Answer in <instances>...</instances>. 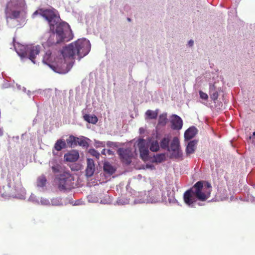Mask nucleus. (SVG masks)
<instances>
[{
  "label": "nucleus",
  "mask_w": 255,
  "mask_h": 255,
  "mask_svg": "<svg viewBox=\"0 0 255 255\" xmlns=\"http://www.w3.org/2000/svg\"><path fill=\"white\" fill-rule=\"evenodd\" d=\"M90 49L91 44L89 40L86 39H78L63 48L61 54L64 59L56 57L48 50L43 57V62L57 73H65V59H74L77 55L80 60L89 53Z\"/></svg>",
  "instance_id": "nucleus-1"
},
{
  "label": "nucleus",
  "mask_w": 255,
  "mask_h": 255,
  "mask_svg": "<svg viewBox=\"0 0 255 255\" xmlns=\"http://www.w3.org/2000/svg\"><path fill=\"white\" fill-rule=\"evenodd\" d=\"M44 17L48 22L51 30L53 31L54 26L57 24L59 21V17L57 16L55 13L51 10L39 9L35 11L33 15H36L38 13ZM56 40H53L55 36V33L54 31L50 35L49 38L47 40V43L49 45L60 43L63 40H70L73 38L72 30L70 29L69 25L65 22H62L57 25L56 30Z\"/></svg>",
  "instance_id": "nucleus-2"
},
{
  "label": "nucleus",
  "mask_w": 255,
  "mask_h": 255,
  "mask_svg": "<svg viewBox=\"0 0 255 255\" xmlns=\"http://www.w3.org/2000/svg\"><path fill=\"white\" fill-rule=\"evenodd\" d=\"M211 191L212 187L210 183L204 181H198L184 192V201L185 204L193 207L197 200H207L210 197Z\"/></svg>",
  "instance_id": "nucleus-3"
},
{
  "label": "nucleus",
  "mask_w": 255,
  "mask_h": 255,
  "mask_svg": "<svg viewBox=\"0 0 255 255\" xmlns=\"http://www.w3.org/2000/svg\"><path fill=\"white\" fill-rule=\"evenodd\" d=\"M15 49L19 56L28 58L33 63H35L36 56L40 52L39 46L29 45L25 47L23 45H18V47H15Z\"/></svg>",
  "instance_id": "nucleus-4"
},
{
  "label": "nucleus",
  "mask_w": 255,
  "mask_h": 255,
  "mask_svg": "<svg viewBox=\"0 0 255 255\" xmlns=\"http://www.w3.org/2000/svg\"><path fill=\"white\" fill-rule=\"evenodd\" d=\"M73 177L67 172L61 174L58 178V187L60 190L70 189L73 186Z\"/></svg>",
  "instance_id": "nucleus-5"
},
{
  "label": "nucleus",
  "mask_w": 255,
  "mask_h": 255,
  "mask_svg": "<svg viewBox=\"0 0 255 255\" xmlns=\"http://www.w3.org/2000/svg\"><path fill=\"white\" fill-rule=\"evenodd\" d=\"M117 153L123 163L127 165L131 163L133 157V153L131 148H119L117 150Z\"/></svg>",
  "instance_id": "nucleus-6"
},
{
  "label": "nucleus",
  "mask_w": 255,
  "mask_h": 255,
  "mask_svg": "<svg viewBox=\"0 0 255 255\" xmlns=\"http://www.w3.org/2000/svg\"><path fill=\"white\" fill-rule=\"evenodd\" d=\"M170 149L172 151L171 155L175 158L182 157V153L180 148V142L178 137H174L170 145Z\"/></svg>",
  "instance_id": "nucleus-7"
},
{
  "label": "nucleus",
  "mask_w": 255,
  "mask_h": 255,
  "mask_svg": "<svg viewBox=\"0 0 255 255\" xmlns=\"http://www.w3.org/2000/svg\"><path fill=\"white\" fill-rule=\"evenodd\" d=\"M137 146L139 148L140 158L144 161L147 160L148 159L149 150L146 145L145 139L142 138L138 139Z\"/></svg>",
  "instance_id": "nucleus-8"
},
{
  "label": "nucleus",
  "mask_w": 255,
  "mask_h": 255,
  "mask_svg": "<svg viewBox=\"0 0 255 255\" xmlns=\"http://www.w3.org/2000/svg\"><path fill=\"white\" fill-rule=\"evenodd\" d=\"M171 128L174 130L180 129L183 126L181 118L176 115H173L171 120Z\"/></svg>",
  "instance_id": "nucleus-9"
},
{
  "label": "nucleus",
  "mask_w": 255,
  "mask_h": 255,
  "mask_svg": "<svg viewBox=\"0 0 255 255\" xmlns=\"http://www.w3.org/2000/svg\"><path fill=\"white\" fill-rule=\"evenodd\" d=\"M79 157V153L76 150H71L65 154L64 156V160L67 162H75L77 161Z\"/></svg>",
  "instance_id": "nucleus-10"
},
{
  "label": "nucleus",
  "mask_w": 255,
  "mask_h": 255,
  "mask_svg": "<svg viewBox=\"0 0 255 255\" xmlns=\"http://www.w3.org/2000/svg\"><path fill=\"white\" fill-rule=\"evenodd\" d=\"M87 166L86 169V175L88 177L92 176L95 171V164L93 159L88 158L87 160Z\"/></svg>",
  "instance_id": "nucleus-11"
},
{
  "label": "nucleus",
  "mask_w": 255,
  "mask_h": 255,
  "mask_svg": "<svg viewBox=\"0 0 255 255\" xmlns=\"http://www.w3.org/2000/svg\"><path fill=\"white\" fill-rule=\"evenodd\" d=\"M197 132V128L194 127L189 128L184 133L185 140H190L193 138Z\"/></svg>",
  "instance_id": "nucleus-12"
},
{
  "label": "nucleus",
  "mask_w": 255,
  "mask_h": 255,
  "mask_svg": "<svg viewBox=\"0 0 255 255\" xmlns=\"http://www.w3.org/2000/svg\"><path fill=\"white\" fill-rule=\"evenodd\" d=\"M23 0H10V2L8 3L6 9V13L7 14L8 13L9 6H13L15 8H19L22 6L23 5Z\"/></svg>",
  "instance_id": "nucleus-13"
},
{
  "label": "nucleus",
  "mask_w": 255,
  "mask_h": 255,
  "mask_svg": "<svg viewBox=\"0 0 255 255\" xmlns=\"http://www.w3.org/2000/svg\"><path fill=\"white\" fill-rule=\"evenodd\" d=\"M104 171L107 174L112 175L116 171V168L109 162H105L103 166Z\"/></svg>",
  "instance_id": "nucleus-14"
},
{
  "label": "nucleus",
  "mask_w": 255,
  "mask_h": 255,
  "mask_svg": "<svg viewBox=\"0 0 255 255\" xmlns=\"http://www.w3.org/2000/svg\"><path fill=\"white\" fill-rule=\"evenodd\" d=\"M196 144L197 142L195 140L191 141L188 143L186 148V152L187 155L194 152Z\"/></svg>",
  "instance_id": "nucleus-15"
},
{
  "label": "nucleus",
  "mask_w": 255,
  "mask_h": 255,
  "mask_svg": "<svg viewBox=\"0 0 255 255\" xmlns=\"http://www.w3.org/2000/svg\"><path fill=\"white\" fill-rule=\"evenodd\" d=\"M66 147L67 145L65 141L61 139L57 140L54 144V148L58 151L61 150L62 149L65 148Z\"/></svg>",
  "instance_id": "nucleus-16"
},
{
  "label": "nucleus",
  "mask_w": 255,
  "mask_h": 255,
  "mask_svg": "<svg viewBox=\"0 0 255 255\" xmlns=\"http://www.w3.org/2000/svg\"><path fill=\"white\" fill-rule=\"evenodd\" d=\"M83 118L85 121L92 124H95L98 122V118L95 115L86 114Z\"/></svg>",
  "instance_id": "nucleus-17"
},
{
  "label": "nucleus",
  "mask_w": 255,
  "mask_h": 255,
  "mask_svg": "<svg viewBox=\"0 0 255 255\" xmlns=\"http://www.w3.org/2000/svg\"><path fill=\"white\" fill-rule=\"evenodd\" d=\"M170 138L169 137H164L160 141V146L161 148L165 149H167L169 150V143L170 141Z\"/></svg>",
  "instance_id": "nucleus-18"
},
{
  "label": "nucleus",
  "mask_w": 255,
  "mask_h": 255,
  "mask_svg": "<svg viewBox=\"0 0 255 255\" xmlns=\"http://www.w3.org/2000/svg\"><path fill=\"white\" fill-rule=\"evenodd\" d=\"M167 122V114H161L159 117L158 124L161 126H164L166 125Z\"/></svg>",
  "instance_id": "nucleus-19"
},
{
  "label": "nucleus",
  "mask_w": 255,
  "mask_h": 255,
  "mask_svg": "<svg viewBox=\"0 0 255 255\" xmlns=\"http://www.w3.org/2000/svg\"><path fill=\"white\" fill-rule=\"evenodd\" d=\"M147 117L150 119H155L158 116V110L153 111L150 110H147L145 113Z\"/></svg>",
  "instance_id": "nucleus-20"
},
{
  "label": "nucleus",
  "mask_w": 255,
  "mask_h": 255,
  "mask_svg": "<svg viewBox=\"0 0 255 255\" xmlns=\"http://www.w3.org/2000/svg\"><path fill=\"white\" fill-rule=\"evenodd\" d=\"M151 151L156 152L159 149V143L157 140H153L151 142L149 147Z\"/></svg>",
  "instance_id": "nucleus-21"
},
{
  "label": "nucleus",
  "mask_w": 255,
  "mask_h": 255,
  "mask_svg": "<svg viewBox=\"0 0 255 255\" xmlns=\"http://www.w3.org/2000/svg\"><path fill=\"white\" fill-rule=\"evenodd\" d=\"M46 182V179L44 176H40L37 181V185L38 187H44Z\"/></svg>",
  "instance_id": "nucleus-22"
},
{
  "label": "nucleus",
  "mask_w": 255,
  "mask_h": 255,
  "mask_svg": "<svg viewBox=\"0 0 255 255\" xmlns=\"http://www.w3.org/2000/svg\"><path fill=\"white\" fill-rule=\"evenodd\" d=\"M77 138L78 137H76L73 135H70L69 138L67 139L66 140L67 143L71 146L72 145L73 143H74L75 144H77Z\"/></svg>",
  "instance_id": "nucleus-23"
},
{
  "label": "nucleus",
  "mask_w": 255,
  "mask_h": 255,
  "mask_svg": "<svg viewBox=\"0 0 255 255\" xmlns=\"http://www.w3.org/2000/svg\"><path fill=\"white\" fill-rule=\"evenodd\" d=\"M77 143L83 147H87L88 146V142L85 139L79 138L78 137L77 138Z\"/></svg>",
  "instance_id": "nucleus-24"
},
{
  "label": "nucleus",
  "mask_w": 255,
  "mask_h": 255,
  "mask_svg": "<svg viewBox=\"0 0 255 255\" xmlns=\"http://www.w3.org/2000/svg\"><path fill=\"white\" fill-rule=\"evenodd\" d=\"M165 158L164 154H160L155 157V160L157 162H161L164 160Z\"/></svg>",
  "instance_id": "nucleus-25"
},
{
  "label": "nucleus",
  "mask_w": 255,
  "mask_h": 255,
  "mask_svg": "<svg viewBox=\"0 0 255 255\" xmlns=\"http://www.w3.org/2000/svg\"><path fill=\"white\" fill-rule=\"evenodd\" d=\"M89 153L93 156H95L97 159L100 157V153L95 149H91L89 151Z\"/></svg>",
  "instance_id": "nucleus-26"
},
{
  "label": "nucleus",
  "mask_w": 255,
  "mask_h": 255,
  "mask_svg": "<svg viewBox=\"0 0 255 255\" xmlns=\"http://www.w3.org/2000/svg\"><path fill=\"white\" fill-rule=\"evenodd\" d=\"M51 168L54 173H58L60 171L61 166L59 164L56 163L52 166Z\"/></svg>",
  "instance_id": "nucleus-27"
},
{
  "label": "nucleus",
  "mask_w": 255,
  "mask_h": 255,
  "mask_svg": "<svg viewBox=\"0 0 255 255\" xmlns=\"http://www.w3.org/2000/svg\"><path fill=\"white\" fill-rule=\"evenodd\" d=\"M20 11L18 10H13L11 12V15L9 16L10 18H16L19 16Z\"/></svg>",
  "instance_id": "nucleus-28"
},
{
  "label": "nucleus",
  "mask_w": 255,
  "mask_h": 255,
  "mask_svg": "<svg viewBox=\"0 0 255 255\" xmlns=\"http://www.w3.org/2000/svg\"><path fill=\"white\" fill-rule=\"evenodd\" d=\"M199 95H200V98L202 99L205 100H208V95L206 93H204L203 92L200 91L199 92Z\"/></svg>",
  "instance_id": "nucleus-29"
},
{
  "label": "nucleus",
  "mask_w": 255,
  "mask_h": 255,
  "mask_svg": "<svg viewBox=\"0 0 255 255\" xmlns=\"http://www.w3.org/2000/svg\"><path fill=\"white\" fill-rule=\"evenodd\" d=\"M218 96V93L217 91L214 92L210 95L211 98L214 101L217 100Z\"/></svg>",
  "instance_id": "nucleus-30"
},
{
  "label": "nucleus",
  "mask_w": 255,
  "mask_h": 255,
  "mask_svg": "<svg viewBox=\"0 0 255 255\" xmlns=\"http://www.w3.org/2000/svg\"><path fill=\"white\" fill-rule=\"evenodd\" d=\"M107 145L110 147H117L118 146L116 142L110 141L107 142Z\"/></svg>",
  "instance_id": "nucleus-31"
},
{
  "label": "nucleus",
  "mask_w": 255,
  "mask_h": 255,
  "mask_svg": "<svg viewBox=\"0 0 255 255\" xmlns=\"http://www.w3.org/2000/svg\"><path fill=\"white\" fill-rule=\"evenodd\" d=\"M107 154H108L109 155H114V152L110 149H107Z\"/></svg>",
  "instance_id": "nucleus-32"
},
{
  "label": "nucleus",
  "mask_w": 255,
  "mask_h": 255,
  "mask_svg": "<svg viewBox=\"0 0 255 255\" xmlns=\"http://www.w3.org/2000/svg\"><path fill=\"white\" fill-rule=\"evenodd\" d=\"M101 153L103 155H106L107 154V149H103L102 151H101Z\"/></svg>",
  "instance_id": "nucleus-33"
},
{
  "label": "nucleus",
  "mask_w": 255,
  "mask_h": 255,
  "mask_svg": "<svg viewBox=\"0 0 255 255\" xmlns=\"http://www.w3.org/2000/svg\"><path fill=\"white\" fill-rule=\"evenodd\" d=\"M193 43H194V41L192 40H190L188 42V44H189V46H192L193 45Z\"/></svg>",
  "instance_id": "nucleus-34"
},
{
  "label": "nucleus",
  "mask_w": 255,
  "mask_h": 255,
  "mask_svg": "<svg viewBox=\"0 0 255 255\" xmlns=\"http://www.w3.org/2000/svg\"><path fill=\"white\" fill-rule=\"evenodd\" d=\"M127 20L129 21V22H130L131 21V19L130 18H127Z\"/></svg>",
  "instance_id": "nucleus-35"
}]
</instances>
